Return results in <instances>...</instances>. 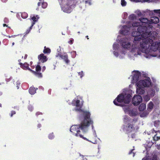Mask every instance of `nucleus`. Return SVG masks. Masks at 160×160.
Returning <instances> with one entry per match:
<instances>
[{"instance_id":"f257e3e1","label":"nucleus","mask_w":160,"mask_h":160,"mask_svg":"<svg viewBox=\"0 0 160 160\" xmlns=\"http://www.w3.org/2000/svg\"><path fill=\"white\" fill-rule=\"evenodd\" d=\"M139 22H136L132 24L133 27H139L137 28L138 32H134L132 33L133 37H134L135 41H140L141 37H144L145 35L148 33H151L149 29L152 28L150 21L146 18H140Z\"/></svg>"},{"instance_id":"f03ea898","label":"nucleus","mask_w":160,"mask_h":160,"mask_svg":"<svg viewBox=\"0 0 160 160\" xmlns=\"http://www.w3.org/2000/svg\"><path fill=\"white\" fill-rule=\"evenodd\" d=\"M81 122L79 125H76L72 126L70 128V131L72 134L77 137H79L83 139L95 144L97 143L96 140L93 138L89 140L88 139L84 137L81 134L80 130H82L84 132H87L88 130V128L90 125H92V129H93V122L91 118H80Z\"/></svg>"},{"instance_id":"7ed1b4c3","label":"nucleus","mask_w":160,"mask_h":160,"mask_svg":"<svg viewBox=\"0 0 160 160\" xmlns=\"http://www.w3.org/2000/svg\"><path fill=\"white\" fill-rule=\"evenodd\" d=\"M158 35L155 32H153L151 33H148L144 36L145 37H141L142 42H140L141 47L142 48V51L147 53L150 49L155 51L158 49L160 52V43L158 42H153L152 39H154Z\"/></svg>"},{"instance_id":"20e7f679","label":"nucleus","mask_w":160,"mask_h":160,"mask_svg":"<svg viewBox=\"0 0 160 160\" xmlns=\"http://www.w3.org/2000/svg\"><path fill=\"white\" fill-rule=\"evenodd\" d=\"M114 104L117 106L123 107L125 113L130 116V105H126L130 102V89L125 88L122 92L119 94L113 101Z\"/></svg>"},{"instance_id":"39448f33","label":"nucleus","mask_w":160,"mask_h":160,"mask_svg":"<svg viewBox=\"0 0 160 160\" xmlns=\"http://www.w3.org/2000/svg\"><path fill=\"white\" fill-rule=\"evenodd\" d=\"M80 101L79 100H73L72 101V104L73 106H76L77 108L75 109L76 111H79L82 112V114L81 115V118H91V114L89 112L82 110V104L80 103Z\"/></svg>"},{"instance_id":"423d86ee","label":"nucleus","mask_w":160,"mask_h":160,"mask_svg":"<svg viewBox=\"0 0 160 160\" xmlns=\"http://www.w3.org/2000/svg\"><path fill=\"white\" fill-rule=\"evenodd\" d=\"M151 84L150 79L141 80L137 83V92L139 94H142L144 92L143 88L145 87H148Z\"/></svg>"},{"instance_id":"0eeeda50","label":"nucleus","mask_w":160,"mask_h":160,"mask_svg":"<svg viewBox=\"0 0 160 160\" xmlns=\"http://www.w3.org/2000/svg\"><path fill=\"white\" fill-rule=\"evenodd\" d=\"M123 121L124 123L123 130L124 131H128L130 130V120L129 117L127 115H125L123 118Z\"/></svg>"},{"instance_id":"6e6552de","label":"nucleus","mask_w":160,"mask_h":160,"mask_svg":"<svg viewBox=\"0 0 160 160\" xmlns=\"http://www.w3.org/2000/svg\"><path fill=\"white\" fill-rule=\"evenodd\" d=\"M126 22L128 24V26L127 25H124L122 27V30L120 31V34H123L124 35H127L129 34L130 31V26L129 24L130 23V21L129 20Z\"/></svg>"},{"instance_id":"1a4fd4ad","label":"nucleus","mask_w":160,"mask_h":160,"mask_svg":"<svg viewBox=\"0 0 160 160\" xmlns=\"http://www.w3.org/2000/svg\"><path fill=\"white\" fill-rule=\"evenodd\" d=\"M121 44L124 49H128L130 48V42L129 39L126 37L121 40Z\"/></svg>"},{"instance_id":"9d476101","label":"nucleus","mask_w":160,"mask_h":160,"mask_svg":"<svg viewBox=\"0 0 160 160\" xmlns=\"http://www.w3.org/2000/svg\"><path fill=\"white\" fill-rule=\"evenodd\" d=\"M36 71L32 70L31 69H29V71L32 72L36 77L39 78H41L42 77V74L40 72L41 68L40 65H38L35 68Z\"/></svg>"},{"instance_id":"9b49d317","label":"nucleus","mask_w":160,"mask_h":160,"mask_svg":"<svg viewBox=\"0 0 160 160\" xmlns=\"http://www.w3.org/2000/svg\"><path fill=\"white\" fill-rule=\"evenodd\" d=\"M57 57H60L63 59L67 64H68L70 62V60L68 59V55L66 53L63 54L58 53L56 55Z\"/></svg>"},{"instance_id":"f8f14e48","label":"nucleus","mask_w":160,"mask_h":160,"mask_svg":"<svg viewBox=\"0 0 160 160\" xmlns=\"http://www.w3.org/2000/svg\"><path fill=\"white\" fill-rule=\"evenodd\" d=\"M142 101V97L139 95L134 96L132 100V103L134 105H137Z\"/></svg>"},{"instance_id":"ddd939ff","label":"nucleus","mask_w":160,"mask_h":160,"mask_svg":"<svg viewBox=\"0 0 160 160\" xmlns=\"http://www.w3.org/2000/svg\"><path fill=\"white\" fill-rule=\"evenodd\" d=\"M132 74L133 75L132 82L133 83H135L138 80L140 73L138 71H135L132 72Z\"/></svg>"},{"instance_id":"4468645a","label":"nucleus","mask_w":160,"mask_h":160,"mask_svg":"<svg viewBox=\"0 0 160 160\" xmlns=\"http://www.w3.org/2000/svg\"><path fill=\"white\" fill-rule=\"evenodd\" d=\"M42 5V7L43 9L46 8L48 6V3L46 2H43V0L38 2V7L36 8L37 10H39V7L41 5Z\"/></svg>"},{"instance_id":"2eb2a0df","label":"nucleus","mask_w":160,"mask_h":160,"mask_svg":"<svg viewBox=\"0 0 160 160\" xmlns=\"http://www.w3.org/2000/svg\"><path fill=\"white\" fill-rule=\"evenodd\" d=\"M38 58L43 63L47 60L46 56H45L43 53H41L38 56Z\"/></svg>"},{"instance_id":"dca6fc26","label":"nucleus","mask_w":160,"mask_h":160,"mask_svg":"<svg viewBox=\"0 0 160 160\" xmlns=\"http://www.w3.org/2000/svg\"><path fill=\"white\" fill-rule=\"evenodd\" d=\"M19 64L20 65V67L24 70H29V69H31L29 67V64L26 62L24 63H19Z\"/></svg>"},{"instance_id":"f3484780","label":"nucleus","mask_w":160,"mask_h":160,"mask_svg":"<svg viewBox=\"0 0 160 160\" xmlns=\"http://www.w3.org/2000/svg\"><path fill=\"white\" fill-rule=\"evenodd\" d=\"M31 20L33 21L32 23L31 27H33V26L35 24V22L38 21V19L39 18V17L38 15H36V16L33 15L32 17L31 16Z\"/></svg>"},{"instance_id":"a211bd4d","label":"nucleus","mask_w":160,"mask_h":160,"mask_svg":"<svg viewBox=\"0 0 160 160\" xmlns=\"http://www.w3.org/2000/svg\"><path fill=\"white\" fill-rule=\"evenodd\" d=\"M151 23L156 24L158 23L159 22V19L157 17H154L151 18Z\"/></svg>"},{"instance_id":"6ab92c4d","label":"nucleus","mask_w":160,"mask_h":160,"mask_svg":"<svg viewBox=\"0 0 160 160\" xmlns=\"http://www.w3.org/2000/svg\"><path fill=\"white\" fill-rule=\"evenodd\" d=\"M38 88H35L34 87H30L29 89V92L31 95L34 94L36 92Z\"/></svg>"},{"instance_id":"aec40b11","label":"nucleus","mask_w":160,"mask_h":160,"mask_svg":"<svg viewBox=\"0 0 160 160\" xmlns=\"http://www.w3.org/2000/svg\"><path fill=\"white\" fill-rule=\"evenodd\" d=\"M146 108V105L144 103L141 104L139 107L138 109L140 111H143Z\"/></svg>"},{"instance_id":"412c9836","label":"nucleus","mask_w":160,"mask_h":160,"mask_svg":"<svg viewBox=\"0 0 160 160\" xmlns=\"http://www.w3.org/2000/svg\"><path fill=\"white\" fill-rule=\"evenodd\" d=\"M51 52V50L48 48H47L46 46L44 47V49L43 50V52L45 54H49Z\"/></svg>"},{"instance_id":"4be33fe9","label":"nucleus","mask_w":160,"mask_h":160,"mask_svg":"<svg viewBox=\"0 0 160 160\" xmlns=\"http://www.w3.org/2000/svg\"><path fill=\"white\" fill-rule=\"evenodd\" d=\"M21 16L23 18L26 19L28 17V14L26 12H23L21 14Z\"/></svg>"},{"instance_id":"5701e85b","label":"nucleus","mask_w":160,"mask_h":160,"mask_svg":"<svg viewBox=\"0 0 160 160\" xmlns=\"http://www.w3.org/2000/svg\"><path fill=\"white\" fill-rule=\"evenodd\" d=\"M153 104L152 102H150L148 105V109L151 110L153 108Z\"/></svg>"},{"instance_id":"b1692460","label":"nucleus","mask_w":160,"mask_h":160,"mask_svg":"<svg viewBox=\"0 0 160 160\" xmlns=\"http://www.w3.org/2000/svg\"><path fill=\"white\" fill-rule=\"evenodd\" d=\"M119 46L118 44L116 43H114L113 44V48L115 50H116L117 49H118V48H119Z\"/></svg>"},{"instance_id":"393cba45","label":"nucleus","mask_w":160,"mask_h":160,"mask_svg":"<svg viewBox=\"0 0 160 160\" xmlns=\"http://www.w3.org/2000/svg\"><path fill=\"white\" fill-rule=\"evenodd\" d=\"M144 99L145 101L147 102L150 99V96L148 95H146L144 96Z\"/></svg>"},{"instance_id":"a878e982","label":"nucleus","mask_w":160,"mask_h":160,"mask_svg":"<svg viewBox=\"0 0 160 160\" xmlns=\"http://www.w3.org/2000/svg\"><path fill=\"white\" fill-rule=\"evenodd\" d=\"M127 2L125 0H121V4L122 7H124L126 6Z\"/></svg>"},{"instance_id":"bb28decb","label":"nucleus","mask_w":160,"mask_h":160,"mask_svg":"<svg viewBox=\"0 0 160 160\" xmlns=\"http://www.w3.org/2000/svg\"><path fill=\"white\" fill-rule=\"evenodd\" d=\"M154 12L157 14V15L160 17V9L154 10Z\"/></svg>"},{"instance_id":"cd10ccee","label":"nucleus","mask_w":160,"mask_h":160,"mask_svg":"<svg viewBox=\"0 0 160 160\" xmlns=\"http://www.w3.org/2000/svg\"><path fill=\"white\" fill-rule=\"evenodd\" d=\"M54 138V135L53 133L50 134L48 136V138L49 139H52Z\"/></svg>"},{"instance_id":"c85d7f7f","label":"nucleus","mask_w":160,"mask_h":160,"mask_svg":"<svg viewBox=\"0 0 160 160\" xmlns=\"http://www.w3.org/2000/svg\"><path fill=\"white\" fill-rule=\"evenodd\" d=\"M136 13H137L138 16L139 17L141 16L142 15L141 12L139 11H136Z\"/></svg>"},{"instance_id":"c756f323","label":"nucleus","mask_w":160,"mask_h":160,"mask_svg":"<svg viewBox=\"0 0 160 160\" xmlns=\"http://www.w3.org/2000/svg\"><path fill=\"white\" fill-rule=\"evenodd\" d=\"M160 138L159 137L157 136V134H156L153 137V139L155 141L158 140Z\"/></svg>"},{"instance_id":"7c9ffc66","label":"nucleus","mask_w":160,"mask_h":160,"mask_svg":"<svg viewBox=\"0 0 160 160\" xmlns=\"http://www.w3.org/2000/svg\"><path fill=\"white\" fill-rule=\"evenodd\" d=\"M124 16L123 18L125 19H127L128 16V13L127 12H125L124 13Z\"/></svg>"},{"instance_id":"2f4dec72","label":"nucleus","mask_w":160,"mask_h":160,"mask_svg":"<svg viewBox=\"0 0 160 160\" xmlns=\"http://www.w3.org/2000/svg\"><path fill=\"white\" fill-rule=\"evenodd\" d=\"M73 39L72 38H71L70 40L68 42V43L70 44H72L73 43Z\"/></svg>"},{"instance_id":"473e14b6","label":"nucleus","mask_w":160,"mask_h":160,"mask_svg":"<svg viewBox=\"0 0 160 160\" xmlns=\"http://www.w3.org/2000/svg\"><path fill=\"white\" fill-rule=\"evenodd\" d=\"M78 75L80 76V78H82L84 75V74L83 71H81L78 73Z\"/></svg>"},{"instance_id":"72a5a7b5","label":"nucleus","mask_w":160,"mask_h":160,"mask_svg":"<svg viewBox=\"0 0 160 160\" xmlns=\"http://www.w3.org/2000/svg\"><path fill=\"white\" fill-rule=\"evenodd\" d=\"M28 109L30 111H32L33 109V107L31 105L29 106H28Z\"/></svg>"},{"instance_id":"f704fd0d","label":"nucleus","mask_w":160,"mask_h":160,"mask_svg":"<svg viewBox=\"0 0 160 160\" xmlns=\"http://www.w3.org/2000/svg\"><path fill=\"white\" fill-rule=\"evenodd\" d=\"M16 114V112L14 111H11V114L10 116L11 117H12L13 115Z\"/></svg>"},{"instance_id":"c9c22d12","label":"nucleus","mask_w":160,"mask_h":160,"mask_svg":"<svg viewBox=\"0 0 160 160\" xmlns=\"http://www.w3.org/2000/svg\"><path fill=\"white\" fill-rule=\"evenodd\" d=\"M42 115V113L41 112H37L36 113V115L37 117H38V115Z\"/></svg>"},{"instance_id":"e433bc0d","label":"nucleus","mask_w":160,"mask_h":160,"mask_svg":"<svg viewBox=\"0 0 160 160\" xmlns=\"http://www.w3.org/2000/svg\"><path fill=\"white\" fill-rule=\"evenodd\" d=\"M8 18H4V22H5V23H7L8 22Z\"/></svg>"},{"instance_id":"4c0bfd02","label":"nucleus","mask_w":160,"mask_h":160,"mask_svg":"<svg viewBox=\"0 0 160 160\" xmlns=\"http://www.w3.org/2000/svg\"><path fill=\"white\" fill-rule=\"evenodd\" d=\"M113 54L116 57H118L119 55L118 53V52H116L115 51H114Z\"/></svg>"},{"instance_id":"58836bf2","label":"nucleus","mask_w":160,"mask_h":160,"mask_svg":"<svg viewBox=\"0 0 160 160\" xmlns=\"http://www.w3.org/2000/svg\"><path fill=\"white\" fill-rule=\"evenodd\" d=\"M133 150H132V151H131V154H132V156L133 157L134 156L135 153L133 152Z\"/></svg>"},{"instance_id":"ea45409f","label":"nucleus","mask_w":160,"mask_h":160,"mask_svg":"<svg viewBox=\"0 0 160 160\" xmlns=\"http://www.w3.org/2000/svg\"><path fill=\"white\" fill-rule=\"evenodd\" d=\"M46 69V67L45 66L42 67V72H43Z\"/></svg>"},{"instance_id":"a19ab883","label":"nucleus","mask_w":160,"mask_h":160,"mask_svg":"<svg viewBox=\"0 0 160 160\" xmlns=\"http://www.w3.org/2000/svg\"><path fill=\"white\" fill-rule=\"evenodd\" d=\"M131 1L133 2H139L140 0H131Z\"/></svg>"},{"instance_id":"79ce46f5","label":"nucleus","mask_w":160,"mask_h":160,"mask_svg":"<svg viewBox=\"0 0 160 160\" xmlns=\"http://www.w3.org/2000/svg\"><path fill=\"white\" fill-rule=\"evenodd\" d=\"M27 56H28L27 55V54H26L25 55V56H24V59H26L27 58Z\"/></svg>"},{"instance_id":"37998d69","label":"nucleus","mask_w":160,"mask_h":160,"mask_svg":"<svg viewBox=\"0 0 160 160\" xmlns=\"http://www.w3.org/2000/svg\"><path fill=\"white\" fill-rule=\"evenodd\" d=\"M41 127V125L40 124H38V127L40 128Z\"/></svg>"},{"instance_id":"c03bdc74","label":"nucleus","mask_w":160,"mask_h":160,"mask_svg":"<svg viewBox=\"0 0 160 160\" xmlns=\"http://www.w3.org/2000/svg\"><path fill=\"white\" fill-rule=\"evenodd\" d=\"M12 79V78H9V79H7L6 80V81L7 82H8L9 81H10V80H11Z\"/></svg>"},{"instance_id":"a18cd8bd","label":"nucleus","mask_w":160,"mask_h":160,"mask_svg":"<svg viewBox=\"0 0 160 160\" xmlns=\"http://www.w3.org/2000/svg\"><path fill=\"white\" fill-rule=\"evenodd\" d=\"M137 113L136 112H134L133 113H131V115L132 114V115H135Z\"/></svg>"},{"instance_id":"49530a36","label":"nucleus","mask_w":160,"mask_h":160,"mask_svg":"<svg viewBox=\"0 0 160 160\" xmlns=\"http://www.w3.org/2000/svg\"><path fill=\"white\" fill-rule=\"evenodd\" d=\"M1 0L3 2H5L7 1L8 0Z\"/></svg>"},{"instance_id":"de8ad7c7","label":"nucleus","mask_w":160,"mask_h":160,"mask_svg":"<svg viewBox=\"0 0 160 160\" xmlns=\"http://www.w3.org/2000/svg\"><path fill=\"white\" fill-rule=\"evenodd\" d=\"M15 36L12 35L11 36H9L8 37L10 38L11 37H14Z\"/></svg>"},{"instance_id":"09e8293b","label":"nucleus","mask_w":160,"mask_h":160,"mask_svg":"<svg viewBox=\"0 0 160 160\" xmlns=\"http://www.w3.org/2000/svg\"><path fill=\"white\" fill-rule=\"evenodd\" d=\"M3 26H4V27H5V26H6V27H7V24H3Z\"/></svg>"},{"instance_id":"8fccbe9b","label":"nucleus","mask_w":160,"mask_h":160,"mask_svg":"<svg viewBox=\"0 0 160 160\" xmlns=\"http://www.w3.org/2000/svg\"><path fill=\"white\" fill-rule=\"evenodd\" d=\"M21 59H19L18 60V62H19V63H21Z\"/></svg>"},{"instance_id":"3c124183","label":"nucleus","mask_w":160,"mask_h":160,"mask_svg":"<svg viewBox=\"0 0 160 160\" xmlns=\"http://www.w3.org/2000/svg\"><path fill=\"white\" fill-rule=\"evenodd\" d=\"M86 37L87 38V39H89V38H88V36H86Z\"/></svg>"},{"instance_id":"603ef678","label":"nucleus","mask_w":160,"mask_h":160,"mask_svg":"<svg viewBox=\"0 0 160 160\" xmlns=\"http://www.w3.org/2000/svg\"><path fill=\"white\" fill-rule=\"evenodd\" d=\"M128 19H130V15H129V16L128 17Z\"/></svg>"},{"instance_id":"864d4df0","label":"nucleus","mask_w":160,"mask_h":160,"mask_svg":"<svg viewBox=\"0 0 160 160\" xmlns=\"http://www.w3.org/2000/svg\"><path fill=\"white\" fill-rule=\"evenodd\" d=\"M2 92H0V95H1L2 94Z\"/></svg>"},{"instance_id":"5fc2aeb1","label":"nucleus","mask_w":160,"mask_h":160,"mask_svg":"<svg viewBox=\"0 0 160 160\" xmlns=\"http://www.w3.org/2000/svg\"><path fill=\"white\" fill-rule=\"evenodd\" d=\"M32 27H31H31H30V29H32Z\"/></svg>"},{"instance_id":"6e6d98bb","label":"nucleus","mask_w":160,"mask_h":160,"mask_svg":"<svg viewBox=\"0 0 160 160\" xmlns=\"http://www.w3.org/2000/svg\"><path fill=\"white\" fill-rule=\"evenodd\" d=\"M14 44V42H13L12 43V45H13Z\"/></svg>"},{"instance_id":"4d7b16f0","label":"nucleus","mask_w":160,"mask_h":160,"mask_svg":"<svg viewBox=\"0 0 160 160\" xmlns=\"http://www.w3.org/2000/svg\"><path fill=\"white\" fill-rule=\"evenodd\" d=\"M0 107H2V104L1 103H0Z\"/></svg>"},{"instance_id":"13d9d810","label":"nucleus","mask_w":160,"mask_h":160,"mask_svg":"<svg viewBox=\"0 0 160 160\" xmlns=\"http://www.w3.org/2000/svg\"><path fill=\"white\" fill-rule=\"evenodd\" d=\"M16 108H17V107H14V108L15 109Z\"/></svg>"},{"instance_id":"bf43d9fd","label":"nucleus","mask_w":160,"mask_h":160,"mask_svg":"<svg viewBox=\"0 0 160 160\" xmlns=\"http://www.w3.org/2000/svg\"><path fill=\"white\" fill-rule=\"evenodd\" d=\"M1 45V42L0 41V46Z\"/></svg>"},{"instance_id":"052dcab7","label":"nucleus","mask_w":160,"mask_h":160,"mask_svg":"<svg viewBox=\"0 0 160 160\" xmlns=\"http://www.w3.org/2000/svg\"><path fill=\"white\" fill-rule=\"evenodd\" d=\"M78 33H80L79 32H78Z\"/></svg>"},{"instance_id":"680f3d73","label":"nucleus","mask_w":160,"mask_h":160,"mask_svg":"<svg viewBox=\"0 0 160 160\" xmlns=\"http://www.w3.org/2000/svg\"><path fill=\"white\" fill-rule=\"evenodd\" d=\"M130 152H129V154H130Z\"/></svg>"},{"instance_id":"e2e57ef3","label":"nucleus","mask_w":160,"mask_h":160,"mask_svg":"<svg viewBox=\"0 0 160 160\" xmlns=\"http://www.w3.org/2000/svg\"><path fill=\"white\" fill-rule=\"evenodd\" d=\"M142 116V115H141V116Z\"/></svg>"},{"instance_id":"0e129e2a","label":"nucleus","mask_w":160,"mask_h":160,"mask_svg":"<svg viewBox=\"0 0 160 160\" xmlns=\"http://www.w3.org/2000/svg\"><path fill=\"white\" fill-rule=\"evenodd\" d=\"M23 58V56H22V58Z\"/></svg>"}]
</instances>
